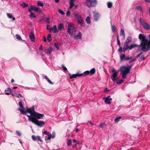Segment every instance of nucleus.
<instances>
[{
    "label": "nucleus",
    "instance_id": "nucleus-36",
    "mask_svg": "<svg viewBox=\"0 0 150 150\" xmlns=\"http://www.w3.org/2000/svg\"><path fill=\"white\" fill-rule=\"evenodd\" d=\"M122 118V117L120 116H119L116 118L115 120V121L116 122H117L119 121Z\"/></svg>",
    "mask_w": 150,
    "mask_h": 150
},
{
    "label": "nucleus",
    "instance_id": "nucleus-30",
    "mask_svg": "<svg viewBox=\"0 0 150 150\" xmlns=\"http://www.w3.org/2000/svg\"><path fill=\"white\" fill-rule=\"evenodd\" d=\"M47 39L48 42H50L51 41L52 38L51 37V35L50 34H49L47 35Z\"/></svg>",
    "mask_w": 150,
    "mask_h": 150
},
{
    "label": "nucleus",
    "instance_id": "nucleus-63",
    "mask_svg": "<svg viewBox=\"0 0 150 150\" xmlns=\"http://www.w3.org/2000/svg\"><path fill=\"white\" fill-rule=\"evenodd\" d=\"M39 49L40 50H43V47H42V45H40V46L39 48Z\"/></svg>",
    "mask_w": 150,
    "mask_h": 150
},
{
    "label": "nucleus",
    "instance_id": "nucleus-55",
    "mask_svg": "<svg viewBox=\"0 0 150 150\" xmlns=\"http://www.w3.org/2000/svg\"><path fill=\"white\" fill-rule=\"evenodd\" d=\"M73 142L74 143H75L76 144H79V142L76 140L75 139H73L72 140Z\"/></svg>",
    "mask_w": 150,
    "mask_h": 150
},
{
    "label": "nucleus",
    "instance_id": "nucleus-10",
    "mask_svg": "<svg viewBox=\"0 0 150 150\" xmlns=\"http://www.w3.org/2000/svg\"><path fill=\"white\" fill-rule=\"evenodd\" d=\"M120 60L121 61H122L124 60V61L129 60L131 59H132V57H125V54H123L122 55H121L120 57Z\"/></svg>",
    "mask_w": 150,
    "mask_h": 150
},
{
    "label": "nucleus",
    "instance_id": "nucleus-35",
    "mask_svg": "<svg viewBox=\"0 0 150 150\" xmlns=\"http://www.w3.org/2000/svg\"><path fill=\"white\" fill-rule=\"evenodd\" d=\"M30 17L31 18H35L36 16L35 15V14L33 13L32 12H30Z\"/></svg>",
    "mask_w": 150,
    "mask_h": 150
},
{
    "label": "nucleus",
    "instance_id": "nucleus-47",
    "mask_svg": "<svg viewBox=\"0 0 150 150\" xmlns=\"http://www.w3.org/2000/svg\"><path fill=\"white\" fill-rule=\"evenodd\" d=\"M124 82V80L123 79H122L120 80L119 81V82H117L116 83H117L118 84H120L122 83H123Z\"/></svg>",
    "mask_w": 150,
    "mask_h": 150
},
{
    "label": "nucleus",
    "instance_id": "nucleus-23",
    "mask_svg": "<svg viewBox=\"0 0 150 150\" xmlns=\"http://www.w3.org/2000/svg\"><path fill=\"white\" fill-rule=\"evenodd\" d=\"M125 42L129 43L132 42V38L131 36H129L126 39Z\"/></svg>",
    "mask_w": 150,
    "mask_h": 150
},
{
    "label": "nucleus",
    "instance_id": "nucleus-39",
    "mask_svg": "<svg viewBox=\"0 0 150 150\" xmlns=\"http://www.w3.org/2000/svg\"><path fill=\"white\" fill-rule=\"evenodd\" d=\"M16 38L18 40H22L21 38V36L18 34H16Z\"/></svg>",
    "mask_w": 150,
    "mask_h": 150
},
{
    "label": "nucleus",
    "instance_id": "nucleus-20",
    "mask_svg": "<svg viewBox=\"0 0 150 150\" xmlns=\"http://www.w3.org/2000/svg\"><path fill=\"white\" fill-rule=\"evenodd\" d=\"M64 25L62 23H60L58 27V29L59 31H61L62 29H64Z\"/></svg>",
    "mask_w": 150,
    "mask_h": 150
},
{
    "label": "nucleus",
    "instance_id": "nucleus-28",
    "mask_svg": "<svg viewBox=\"0 0 150 150\" xmlns=\"http://www.w3.org/2000/svg\"><path fill=\"white\" fill-rule=\"evenodd\" d=\"M108 7L109 8H111L112 6V3L111 2H108L107 3Z\"/></svg>",
    "mask_w": 150,
    "mask_h": 150
},
{
    "label": "nucleus",
    "instance_id": "nucleus-22",
    "mask_svg": "<svg viewBox=\"0 0 150 150\" xmlns=\"http://www.w3.org/2000/svg\"><path fill=\"white\" fill-rule=\"evenodd\" d=\"M7 15L8 17L10 19V18H12V19L13 21L15 20V18L14 17H13V16L10 13H7Z\"/></svg>",
    "mask_w": 150,
    "mask_h": 150
},
{
    "label": "nucleus",
    "instance_id": "nucleus-26",
    "mask_svg": "<svg viewBox=\"0 0 150 150\" xmlns=\"http://www.w3.org/2000/svg\"><path fill=\"white\" fill-rule=\"evenodd\" d=\"M45 78L46 79L48 82L51 84H53V83L47 77V76H44Z\"/></svg>",
    "mask_w": 150,
    "mask_h": 150
},
{
    "label": "nucleus",
    "instance_id": "nucleus-61",
    "mask_svg": "<svg viewBox=\"0 0 150 150\" xmlns=\"http://www.w3.org/2000/svg\"><path fill=\"white\" fill-rule=\"evenodd\" d=\"M16 134L18 136H20L21 135L20 133L18 131H16Z\"/></svg>",
    "mask_w": 150,
    "mask_h": 150
},
{
    "label": "nucleus",
    "instance_id": "nucleus-15",
    "mask_svg": "<svg viewBox=\"0 0 150 150\" xmlns=\"http://www.w3.org/2000/svg\"><path fill=\"white\" fill-rule=\"evenodd\" d=\"M93 17L95 20L96 21H98L100 17V16L99 14L97 13H94L93 14Z\"/></svg>",
    "mask_w": 150,
    "mask_h": 150
},
{
    "label": "nucleus",
    "instance_id": "nucleus-38",
    "mask_svg": "<svg viewBox=\"0 0 150 150\" xmlns=\"http://www.w3.org/2000/svg\"><path fill=\"white\" fill-rule=\"evenodd\" d=\"M120 74H122V77L123 79H125L126 78V76L127 74L125 73H120Z\"/></svg>",
    "mask_w": 150,
    "mask_h": 150
},
{
    "label": "nucleus",
    "instance_id": "nucleus-24",
    "mask_svg": "<svg viewBox=\"0 0 150 150\" xmlns=\"http://www.w3.org/2000/svg\"><path fill=\"white\" fill-rule=\"evenodd\" d=\"M52 31L54 33H56L57 32V26L56 25H54L52 28Z\"/></svg>",
    "mask_w": 150,
    "mask_h": 150
},
{
    "label": "nucleus",
    "instance_id": "nucleus-52",
    "mask_svg": "<svg viewBox=\"0 0 150 150\" xmlns=\"http://www.w3.org/2000/svg\"><path fill=\"white\" fill-rule=\"evenodd\" d=\"M54 46L55 47L57 48V49H59V45L58 43H55L54 44Z\"/></svg>",
    "mask_w": 150,
    "mask_h": 150
},
{
    "label": "nucleus",
    "instance_id": "nucleus-58",
    "mask_svg": "<svg viewBox=\"0 0 150 150\" xmlns=\"http://www.w3.org/2000/svg\"><path fill=\"white\" fill-rule=\"evenodd\" d=\"M117 44L119 45V46H120V41L119 39H117Z\"/></svg>",
    "mask_w": 150,
    "mask_h": 150
},
{
    "label": "nucleus",
    "instance_id": "nucleus-19",
    "mask_svg": "<svg viewBox=\"0 0 150 150\" xmlns=\"http://www.w3.org/2000/svg\"><path fill=\"white\" fill-rule=\"evenodd\" d=\"M76 0H70L69 4L70 6L69 7L70 9H71L74 6V2L76 1Z\"/></svg>",
    "mask_w": 150,
    "mask_h": 150
},
{
    "label": "nucleus",
    "instance_id": "nucleus-57",
    "mask_svg": "<svg viewBox=\"0 0 150 150\" xmlns=\"http://www.w3.org/2000/svg\"><path fill=\"white\" fill-rule=\"evenodd\" d=\"M142 54V52H141L136 56V58H138L140 56H141V55Z\"/></svg>",
    "mask_w": 150,
    "mask_h": 150
},
{
    "label": "nucleus",
    "instance_id": "nucleus-14",
    "mask_svg": "<svg viewBox=\"0 0 150 150\" xmlns=\"http://www.w3.org/2000/svg\"><path fill=\"white\" fill-rule=\"evenodd\" d=\"M29 38L32 41H35V38L34 35V34L33 31H31L29 35Z\"/></svg>",
    "mask_w": 150,
    "mask_h": 150
},
{
    "label": "nucleus",
    "instance_id": "nucleus-40",
    "mask_svg": "<svg viewBox=\"0 0 150 150\" xmlns=\"http://www.w3.org/2000/svg\"><path fill=\"white\" fill-rule=\"evenodd\" d=\"M139 21L140 23H141L142 25L143 24H144L146 22L142 18H140L139 19Z\"/></svg>",
    "mask_w": 150,
    "mask_h": 150
},
{
    "label": "nucleus",
    "instance_id": "nucleus-53",
    "mask_svg": "<svg viewBox=\"0 0 150 150\" xmlns=\"http://www.w3.org/2000/svg\"><path fill=\"white\" fill-rule=\"evenodd\" d=\"M38 6L41 7H42L44 6V5L43 3L40 2L38 3Z\"/></svg>",
    "mask_w": 150,
    "mask_h": 150
},
{
    "label": "nucleus",
    "instance_id": "nucleus-9",
    "mask_svg": "<svg viewBox=\"0 0 150 150\" xmlns=\"http://www.w3.org/2000/svg\"><path fill=\"white\" fill-rule=\"evenodd\" d=\"M112 71L113 73V74L111 75V79L113 81H114L116 80L115 78L117 76L118 71H116L114 69H113L112 70Z\"/></svg>",
    "mask_w": 150,
    "mask_h": 150
},
{
    "label": "nucleus",
    "instance_id": "nucleus-41",
    "mask_svg": "<svg viewBox=\"0 0 150 150\" xmlns=\"http://www.w3.org/2000/svg\"><path fill=\"white\" fill-rule=\"evenodd\" d=\"M32 139L33 140L35 141L37 139V136H35L34 135H32Z\"/></svg>",
    "mask_w": 150,
    "mask_h": 150
},
{
    "label": "nucleus",
    "instance_id": "nucleus-31",
    "mask_svg": "<svg viewBox=\"0 0 150 150\" xmlns=\"http://www.w3.org/2000/svg\"><path fill=\"white\" fill-rule=\"evenodd\" d=\"M86 21L87 23L90 24L91 23L90 18L89 16H88L86 17Z\"/></svg>",
    "mask_w": 150,
    "mask_h": 150
},
{
    "label": "nucleus",
    "instance_id": "nucleus-64",
    "mask_svg": "<svg viewBox=\"0 0 150 150\" xmlns=\"http://www.w3.org/2000/svg\"><path fill=\"white\" fill-rule=\"evenodd\" d=\"M43 41L44 42H46V37L44 36L43 37Z\"/></svg>",
    "mask_w": 150,
    "mask_h": 150
},
{
    "label": "nucleus",
    "instance_id": "nucleus-44",
    "mask_svg": "<svg viewBox=\"0 0 150 150\" xmlns=\"http://www.w3.org/2000/svg\"><path fill=\"white\" fill-rule=\"evenodd\" d=\"M145 58V57L144 56V55H143V53H142V54L141 55V57L140 58V59L141 60H144Z\"/></svg>",
    "mask_w": 150,
    "mask_h": 150
},
{
    "label": "nucleus",
    "instance_id": "nucleus-49",
    "mask_svg": "<svg viewBox=\"0 0 150 150\" xmlns=\"http://www.w3.org/2000/svg\"><path fill=\"white\" fill-rule=\"evenodd\" d=\"M137 9L139 11H142V7L141 6H139L137 7Z\"/></svg>",
    "mask_w": 150,
    "mask_h": 150
},
{
    "label": "nucleus",
    "instance_id": "nucleus-34",
    "mask_svg": "<svg viewBox=\"0 0 150 150\" xmlns=\"http://www.w3.org/2000/svg\"><path fill=\"white\" fill-rule=\"evenodd\" d=\"M48 137H47V138L45 139V140H50L51 138L52 137L53 138H54V136H52V134H50L48 136Z\"/></svg>",
    "mask_w": 150,
    "mask_h": 150
},
{
    "label": "nucleus",
    "instance_id": "nucleus-56",
    "mask_svg": "<svg viewBox=\"0 0 150 150\" xmlns=\"http://www.w3.org/2000/svg\"><path fill=\"white\" fill-rule=\"evenodd\" d=\"M133 65V64H131L129 66H128V67H127L128 68V69H129V70L130 71V69L132 67Z\"/></svg>",
    "mask_w": 150,
    "mask_h": 150
},
{
    "label": "nucleus",
    "instance_id": "nucleus-33",
    "mask_svg": "<svg viewBox=\"0 0 150 150\" xmlns=\"http://www.w3.org/2000/svg\"><path fill=\"white\" fill-rule=\"evenodd\" d=\"M90 72H89V71H84V73H82V74H83V76H86L87 75L89 74H90Z\"/></svg>",
    "mask_w": 150,
    "mask_h": 150
},
{
    "label": "nucleus",
    "instance_id": "nucleus-4",
    "mask_svg": "<svg viewBox=\"0 0 150 150\" xmlns=\"http://www.w3.org/2000/svg\"><path fill=\"white\" fill-rule=\"evenodd\" d=\"M68 28L67 31L68 34L71 35H73L76 34V31L74 27V24L71 23H68Z\"/></svg>",
    "mask_w": 150,
    "mask_h": 150
},
{
    "label": "nucleus",
    "instance_id": "nucleus-50",
    "mask_svg": "<svg viewBox=\"0 0 150 150\" xmlns=\"http://www.w3.org/2000/svg\"><path fill=\"white\" fill-rule=\"evenodd\" d=\"M119 48L118 50V51L121 53L122 52V48L121 46H119Z\"/></svg>",
    "mask_w": 150,
    "mask_h": 150
},
{
    "label": "nucleus",
    "instance_id": "nucleus-48",
    "mask_svg": "<svg viewBox=\"0 0 150 150\" xmlns=\"http://www.w3.org/2000/svg\"><path fill=\"white\" fill-rule=\"evenodd\" d=\"M43 133L45 134H47L48 136L50 134H51L50 133L46 131H45L43 132Z\"/></svg>",
    "mask_w": 150,
    "mask_h": 150
},
{
    "label": "nucleus",
    "instance_id": "nucleus-2",
    "mask_svg": "<svg viewBox=\"0 0 150 150\" xmlns=\"http://www.w3.org/2000/svg\"><path fill=\"white\" fill-rule=\"evenodd\" d=\"M148 36L149 37V40L146 39V36L144 34H140L138 36L139 39L142 40L141 45L143 48L146 50V52L150 50V34Z\"/></svg>",
    "mask_w": 150,
    "mask_h": 150
},
{
    "label": "nucleus",
    "instance_id": "nucleus-42",
    "mask_svg": "<svg viewBox=\"0 0 150 150\" xmlns=\"http://www.w3.org/2000/svg\"><path fill=\"white\" fill-rule=\"evenodd\" d=\"M112 30L113 32H115V28L114 25H111Z\"/></svg>",
    "mask_w": 150,
    "mask_h": 150
},
{
    "label": "nucleus",
    "instance_id": "nucleus-46",
    "mask_svg": "<svg viewBox=\"0 0 150 150\" xmlns=\"http://www.w3.org/2000/svg\"><path fill=\"white\" fill-rule=\"evenodd\" d=\"M58 11L59 13H60L62 15H64L65 14V13L63 12V11L60 9H59Z\"/></svg>",
    "mask_w": 150,
    "mask_h": 150
},
{
    "label": "nucleus",
    "instance_id": "nucleus-7",
    "mask_svg": "<svg viewBox=\"0 0 150 150\" xmlns=\"http://www.w3.org/2000/svg\"><path fill=\"white\" fill-rule=\"evenodd\" d=\"M75 17L77 20L78 23L80 24L81 26H82L83 23V21L81 15L77 13L75 15Z\"/></svg>",
    "mask_w": 150,
    "mask_h": 150
},
{
    "label": "nucleus",
    "instance_id": "nucleus-45",
    "mask_svg": "<svg viewBox=\"0 0 150 150\" xmlns=\"http://www.w3.org/2000/svg\"><path fill=\"white\" fill-rule=\"evenodd\" d=\"M105 123H101L100 124V125H99V126L100 127V128H103V127L105 126Z\"/></svg>",
    "mask_w": 150,
    "mask_h": 150
},
{
    "label": "nucleus",
    "instance_id": "nucleus-51",
    "mask_svg": "<svg viewBox=\"0 0 150 150\" xmlns=\"http://www.w3.org/2000/svg\"><path fill=\"white\" fill-rule=\"evenodd\" d=\"M6 91H8L10 93H11L12 91L11 89L10 88H8L6 90H5V92H6Z\"/></svg>",
    "mask_w": 150,
    "mask_h": 150
},
{
    "label": "nucleus",
    "instance_id": "nucleus-32",
    "mask_svg": "<svg viewBox=\"0 0 150 150\" xmlns=\"http://www.w3.org/2000/svg\"><path fill=\"white\" fill-rule=\"evenodd\" d=\"M71 139H69L67 141V143L68 146H70L71 144Z\"/></svg>",
    "mask_w": 150,
    "mask_h": 150
},
{
    "label": "nucleus",
    "instance_id": "nucleus-60",
    "mask_svg": "<svg viewBox=\"0 0 150 150\" xmlns=\"http://www.w3.org/2000/svg\"><path fill=\"white\" fill-rule=\"evenodd\" d=\"M37 139H38V140L39 141H40V142H42V139H41L40 136H37Z\"/></svg>",
    "mask_w": 150,
    "mask_h": 150
},
{
    "label": "nucleus",
    "instance_id": "nucleus-29",
    "mask_svg": "<svg viewBox=\"0 0 150 150\" xmlns=\"http://www.w3.org/2000/svg\"><path fill=\"white\" fill-rule=\"evenodd\" d=\"M20 6L23 8H25L28 6V4L24 2H23L20 5Z\"/></svg>",
    "mask_w": 150,
    "mask_h": 150
},
{
    "label": "nucleus",
    "instance_id": "nucleus-5",
    "mask_svg": "<svg viewBox=\"0 0 150 150\" xmlns=\"http://www.w3.org/2000/svg\"><path fill=\"white\" fill-rule=\"evenodd\" d=\"M97 3L96 0H86L85 4L89 8L95 6Z\"/></svg>",
    "mask_w": 150,
    "mask_h": 150
},
{
    "label": "nucleus",
    "instance_id": "nucleus-13",
    "mask_svg": "<svg viewBox=\"0 0 150 150\" xmlns=\"http://www.w3.org/2000/svg\"><path fill=\"white\" fill-rule=\"evenodd\" d=\"M83 74H73L71 75V74H69V78L70 79H71L72 78H76L77 76H83Z\"/></svg>",
    "mask_w": 150,
    "mask_h": 150
},
{
    "label": "nucleus",
    "instance_id": "nucleus-54",
    "mask_svg": "<svg viewBox=\"0 0 150 150\" xmlns=\"http://www.w3.org/2000/svg\"><path fill=\"white\" fill-rule=\"evenodd\" d=\"M62 68H63L64 70V71H66L67 70V68H66V67L64 66V65H63V64H62Z\"/></svg>",
    "mask_w": 150,
    "mask_h": 150
},
{
    "label": "nucleus",
    "instance_id": "nucleus-16",
    "mask_svg": "<svg viewBox=\"0 0 150 150\" xmlns=\"http://www.w3.org/2000/svg\"><path fill=\"white\" fill-rule=\"evenodd\" d=\"M142 25L145 29L150 30V25L146 22L145 23Z\"/></svg>",
    "mask_w": 150,
    "mask_h": 150
},
{
    "label": "nucleus",
    "instance_id": "nucleus-3",
    "mask_svg": "<svg viewBox=\"0 0 150 150\" xmlns=\"http://www.w3.org/2000/svg\"><path fill=\"white\" fill-rule=\"evenodd\" d=\"M40 116L38 117H34L32 119H31L30 121H31L33 123L36 125L40 127L44 125L45 122L43 121H41L39 120L38 119H41L44 117V115L40 113Z\"/></svg>",
    "mask_w": 150,
    "mask_h": 150
},
{
    "label": "nucleus",
    "instance_id": "nucleus-43",
    "mask_svg": "<svg viewBox=\"0 0 150 150\" xmlns=\"http://www.w3.org/2000/svg\"><path fill=\"white\" fill-rule=\"evenodd\" d=\"M44 21L47 23H50L49 18H45Z\"/></svg>",
    "mask_w": 150,
    "mask_h": 150
},
{
    "label": "nucleus",
    "instance_id": "nucleus-1",
    "mask_svg": "<svg viewBox=\"0 0 150 150\" xmlns=\"http://www.w3.org/2000/svg\"><path fill=\"white\" fill-rule=\"evenodd\" d=\"M24 108L21 109L18 108V110L21 113L26 115L28 117V120L30 121L34 117H38L40 116V113L36 112L34 109V107H32L30 108H27L26 111H25Z\"/></svg>",
    "mask_w": 150,
    "mask_h": 150
},
{
    "label": "nucleus",
    "instance_id": "nucleus-18",
    "mask_svg": "<svg viewBox=\"0 0 150 150\" xmlns=\"http://www.w3.org/2000/svg\"><path fill=\"white\" fill-rule=\"evenodd\" d=\"M81 36H82L81 33L80 32H79L78 35L74 36V38L75 39H81L82 38Z\"/></svg>",
    "mask_w": 150,
    "mask_h": 150
},
{
    "label": "nucleus",
    "instance_id": "nucleus-17",
    "mask_svg": "<svg viewBox=\"0 0 150 150\" xmlns=\"http://www.w3.org/2000/svg\"><path fill=\"white\" fill-rule=\"evenodd\" d=\"M52 51V47H49L47 49L46 53L47 55H50Z\"/></svg>",
    "mask_w": 150,
    "mask_h": 150
},
{
    "label": "nucleus",
    "instance_id": "nucleus-6",
    "mask_svg": "<svg viewBox=\"0 0 150 150\" xmlns=\"http://www.w3.org/2000/svg\"><path fill=\"white\" fill-rule=\"evenodd\" d=\"M139 41L140 42V44L139 45L136 44H132L129 46V50H131L133 48H134L135 47H141V50L142 51L144 52H146V50L143 48V46L142 45H141V43H142V40H139Z\"/></svg>",
    "mask_w": 150,
    "mask_h": 150
},
{
    "label": "nucleus",
    "instance_id": "nucleus-21",
    "mask_svg": "<svg viewBox=\"0 0 150 150\" xmlns=\"http://www.w3.org/2000/svg\"><path fill=\"white\" fill-rule=\"evenodd\" d=\"M128 44L129 43H127V42H125L124 44L125 46V47L124 48V50H127L128 49L129 50V46H128Z\"/></svg>",
    "mask_w": 150,
    "mask_h": 150
},
{
    "label": "nucleus",
    "instance_id": "nucleus-12",
    "mask_svg": "<svg viewBox=\"0 0 150 150\" xmlns=\"http://www.w3.org/2000/svg\"><path fill=\"white\" fill-rule=\"evenodd\" d=\"M110 96H109L103 98L105 100V102L108 104H110L111 103L110 101L112 100V98H110Z\"/></svg>",
    "mask_w": 150,
    "mask_h": 150
},
{
    "label": "nucleus",
    "instance_id": "nucleus-37",
    "mask_svg": "<svg viewBox=\"0 0 150 150\" xmlns=\"http://www.w3.org/2000/svg\"><path fill=\"white\" fill-rule=\"evenodd\" d=\"M19 105L20 107V108H21V109H23V104H22V103L21 101H20L19 102Z\"/></svg>",
    "mask_w": 150,
    "mask_h": 150
},
{
    "label": "nucleus",
    "instance_id": "nucleus-25",
    "mask_svg": "<svg viewBox=\"0 0 150 150\" xmlns=\"http://www.w3.org/2000/svg\"><path fill=\"white\" fill-rule=\"evenodd\" d=\"M90 74H95L96 72V69L95 68H93L91 69L89 71Z\"/></svg>",
    "mask_w": 150,
    "mask_h": 150
},
{
    "label": "nucleus",
    "instance_id": "nucleus-59",
    "mask_svg": "<svg viewBox=\"0 0 150 150\" xmlns=\"http://www.w3.org/2000/svg\"><path fill=\"white\" fill-rule=\"evenodd\" d=\"M70 13H71L70 12V11H68L66 13L67 16H70Z\"/></svg>",
    "mask_w": 150,
    "mask_h": 150
},
{
    "label": "nucleus",
    "instance_id": "nucleus-8",
    "mask_svg": "<svg viewBox=\"0 0 150 150\" xmlns=\"http://www.w3.org/2000/svg\"><path fill=\"white\" fill-rule=\"evenodd\" d=\"M120 70L121 73H125L127 74L129 73L130 71L127 67L126 66H123L120 67Z\"/></svg>",
    "mask_w": 150,
    "mask_h": 150
},
{
    "label": "nucleus",
    "instance_id": "nucleus-62",
    "mask_svg": "<svg viewBox=\"0 0 150 150\" xmlns=\"http://www.w3.org/2000/svg\"><path fill=\"white\" fill-rule=\"evenodd\" d=\"M136 60V59L134 58V59H132L129 62L130 63L132 62H134Z\"/></svg>",
    "mask_w": 150,
    "mask_h": 150
},
{
    "label": "nucleus",
    "instance_id": "nucleus-11",
    "mask_svg": "<svg viewBox=\"0 0 150 150\" xmlns=\"http://www.w3.org/2000/svg\"><path fill=\"white\" fill-rule=\"evenodd\" d=\"M40 8L38 7H35L33 5H30V7L29 8L28 11L29 12H32V11H38Z\"/></svg>",
    "mask_w": 150,
    "mask_h": 150
},
{
    "label": "nucleus",
    "instance_id": "nucleus-27",
    "mask_svg": "<svg viewBox=\"0 0 150 150\" xmlns=\"http://www.w3.org/2000/svg\"><path fill=\"white\" fill-rule=\"evenodd\" d=\"M120 35V36H123V37H125V33L123 29H121Z\"/></svg>",
    "mask_w": 150,
    "mask_h": 150
}]
</instances>
